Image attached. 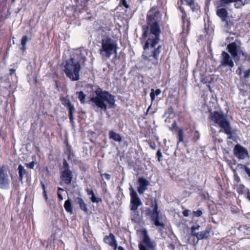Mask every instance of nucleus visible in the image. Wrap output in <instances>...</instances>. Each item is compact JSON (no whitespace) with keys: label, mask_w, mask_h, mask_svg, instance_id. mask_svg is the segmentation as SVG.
<instances>
[{"label":"nucleus","mask_w":250,"mask_h":250,"mask_svg":"<svg viewBox=\"0 0 250 250\" xmlns=\"http://www.w3.org/2000/svg\"><path fill=\"white\" fill-rule=\"evenodd\" d=\"M160 18V14L156 8H152L149 10L147 15L148 24L150 25V33H148V27L144 28V32L141 38L142 40L148 39L146 41L144 49H146L149 47H153L157 44L160 40V28L158 21Z\"/></svg>","instance_id":"1"},{"label":"nucleus","mask_w":250,"mask_h":250,"mask_svg":"<svg viewBox=\"0 0 250 250\" xmlns=\"http://www.w3.org/2000/svg\"><path fill=\"white\" fill-rule=\"evenodd\" d=\"M95 96L91 98L88 101L89 104H92L93 108H99L104 111L107 108V104L113 105L115 100L114 96L106 91H103L100 88L95 90Z\"/></svg>","instance_id":"2"},{"label":"nucleus","mask_w":250,"mask_h":250,"mask_svg":"<svg viewBox=\"0 0 250 250\" xmlns=\"http://www.w3.org/2000/svg\"><path fill=\"white\" fill-rule=\"evenodd\" d=\"M118 45L116 41L110 38L103 39L99 53L104 60L109 59L112 55H117Z\"/></svg>","instance_id":"3"},{"label":"nucleus","mask_w":250,"mask_h":250,"mask_svg":"<svg viewBox=\"0 0 250 250\" xmlns=\"http://www.w3.org/2000/svg\"><path fill=\"white\" fill-rule=\"evenodd\" d=\"M81 66L80 62H77L75 58L67 61L64 66V72L66 76L72 81H77L80 78Z\"/></svg>","instance_id":"4"},{"label":"nucleus","mask_w":250,"mask_h":250,"mask_svg":"<svg viewBox=\"0 0 250 250\" xmlns=\"http://www.w3.org/2000/svg\"><path fill=\"white\" fill-rule=\"evenodd\" d=\"M211 121L215 124L219 125L224 129V132L228 134L231 135V129L229 122L227 120L226 117L222 113L218 111H215L211 116Z\"/></svg>","instance_id":"5"},{"label":"nucleus","mask_w":250,"mask_h":250,"mask_svg":"<svg viewBox=\"0 0 250 250\" xmlns=\"http://www.w3.org/2000/svg\"><path fill=\"white\" fill-rule=\"evenodd\" d=\"M227 48L233 59H237L240 54H242L245 59L250 58V57L242 50L239 42H234L229 43L227 45Z\"/></svg>","instance_id":"6"},{"label":"nucleus","mask_w":250,"mask_h":250,"mask_svg":"<svg viewBox=\"0 0 250 250\" xmlns=\"http://www.w3.org/2000/svg\"><path fill=\"white\" fill-rule=\"evenodd\" d=\"M232 58V56L231 57L228 53L223 51L221 55L219 67H228L231 70L234 66Z\"/></svg>","instance_id":"7"},{"label":"nucleus","mask_w":250,"mask_h":250,"mask_svg":"<svg viewBox=\"0 0 250 250\" xmlns=\"http://www.w3.org/2000/svg\"><path fill=\"white\" fill-rule=\"evenodd\" d=\"M130 192V209L131 210H136L138 208L142 205V202L138 197L136 192L132 187L129 188Z\"/></svg>","instance_id":"8"},{"label":"nucleus","mask_w":250,"mask_h":250,"mask_svg":"<svg viewBox=\"0 0 250 250\" xmlns=\"http://www.w3.org/2000/svg\"><path fill=\"white\" fill-rule=\"evenodd\" d=\"M63 170L61 176L62 180L66 184L71 183L72 179L71 171L69 169V165L64 160L63 163Z\"/></svg>","instance_id":"9"},{"label":"nucleus","mask_w":250,"mask_h":250,"mask_svg":"<svg viewBox=\"0 0 250 250\" xmlns=\"http://www.w3.org/2000/svg\"><path fill=\"white\" fill-rule=\"evenodd\" d=\"M200 226L199 225H194L191 227V234L192 236H195L198 240L206 239L208 237L209 230H205L200 232H196V230H199Z\"/></svg>","instance_id":"10"},{"label":"nucleus","mask_w":250,"mask_h":250,"mask_svg":"<svg viewBox=\"0 0 250 250\" xmlns=\"http://www.w3.org/2000/svg\"><path fill=\"white\" fill-rule=\"evenodd\" d=\"M233 152L236 157L239 159H244L249 156V153L247 149L239 144L235 146Z\"/></svg>","instance_id":"11"},{"label":"nucleus","mask_w":250,"mask_h":250,"mask_svg":"<svg viewBox=\"0 0 250 250\" xmlns=\"http://www.w3.org/2000/svg\"><path fill=\"white\" fill-rule=\"evenodd\" d=\"M9 181L6 170L3 167H0V188H6L9 185Z\"/></svg>","instance_id":"12"},{"label":"nucleus","mask_w":250,"mask_h":250,"mask_svg":"<svg viewBox=\"0 0 250 250\" xmlns=\"http://www.w3.org/2000/svg\"><path fill=\"white\" fill-rule=\"evenodd\" d=\"M139 187H138V191L140 194H143L147 189V187L149 184L147 180L143 177H140L138 179Z\"/></svg>","instance_id":"13"},{"label":"nucleus","mask_w":250,"mask_h":250,"mask_svg":"<svg viewBox=\"0 0 250 250\" xmlns=\"http://www.w3.org/2000/svg\"><path fill=\"white\" fill-rule=\"evenodd\" d=\"M249 0H221L220 2L222 4V6H225L226 4L230 2H234L235 6L236 8H239L248 3Z\"/></svg>","instance_id":"14"},{"label":"nucleus","mask_w":250,"mask_h":250,"mask_svg":"<svg viewBox=\"0 0 250 250\" xmlns=\"http://www.w3.org/2000/svg\"><path fill=\"white\" fill-rule=\"evenodd\" d=\"M220 5L218 4L217 6L218 9L216 11V14L222 19V21H225L226 19L229 18L228 16V12L225 8H219V7L223 6L222 3L220 1Z\"/></svg>","instance_id":"15"},{"label":"nucleus","mask_w":250,"mask_h":250,"mask_svg":"<svg viewBox=\"0 0 250 250\" xmlns=\"http://www.w3.org/2000/svg\"><path fill=\"white\" fill-rule=\"evenodd\" d=\"M77 58L75 59L76 60L80 62V63H83L86 60V55H87V51L85 49H79L77 50L75 53Z\"/></svg>","instance_id":"16"},{"label":"nucleus","mask_w":250,"mask_h":250,"mask_svg":"<svg viewBox=\"0 0 250 250\" xmlns=\"http://www.w3.org/2000/svg\"><path fill=\"white\" fill-rule=\"evenodd\" d=\"M142 233L144 235V238L143 239V242L141 243H142L143 245L144 244H146L148 248H150L152 250L154 249V246L147 235V230L146 229H143L142 230Z\"/></svg>","instance_id":"17"},{"label":"nucleus","mask_w":250,"mask_h":250,"mask_svg":"<svg viewBox=\"0 0 250 250\" xmlns=\"http://www.w3.org/2000/svg\"><path fill=\"white\" fill-rule=\"evenodd\" d=\"M104 241L106 244L113 247L114 248V250H116L117 242L115 240V236L113 234L110 233L109 235L105 236L104 238Z\"/></svg>","instance_id":"18"},{"label":"nucleus","mask_w":250,"mask_h":250,"mask_svg":"<svg viewBox=\"0 0 250 250\" xmlns=\"http://www.w3.org/2000/svg\"><path fill=\"white\" fill-rule=\"evenodd\" d=\"M224 21L225 30L228 33H233L235 29L233 21L231 20H230L229 18L226 19V20Z\"/></svg>","instance_id":"19"},{"label":"nucleus","mask_w":250,"mask_h":250,"mask_svg":"<svg viewBox=\"0 0 250 250\" xmlns=\"http://www.w3.org/2000/svg\"><path fill=\"white\" fill-rule=\"evenodd\" d=\"M75 201L76 204L80 206V208L82 210L84 211L85 212H87L88 209L86 205L85 204L82 198L80 197L76 198Z\"/></svg>","instance_id":"20"},{"label":"nucleus","mask_w":250,"mask_h":250,"mask_svg":"<svg viewBox=\"0 0 250 250\" xmlns=\"http://www.w3.org/2000/svg\"><path fill=\"white\" fill-rule=\"evenodd\" d=\"M109 138L113 139L114 141L121 142L122 141V137L118 133L115 132L113 130H111L109 132Z\"/></svg>","instance_id":"21"},{"label":"nucleus","mask_w":250,"mask_h":250,"mask_svg":"<svg viewBox=\"0 0 250 250\" xmlns=\"http://www.w3.org/2000/svg\"><path fill=\"white\" fill-rule=\"evenodd\" d=\"M64 207L66 211L71 214H73V208L70 199H68L65 202Z\"/></svg>","instance_id":"22"},{"label":"nucleus","mask_w":250,"mask_h":250,"mask_svg":"<svg viewBox=\"0 0 250 250\" xmlns=\"http://www.w3.org/2000/svg\"><path fill=\"white\" fill-rule=\"evenodd\" d=\"M69 110V116L70 122L72 123L74 122V117H73V113L75 111V107L73 105L71 104L70 105L67 107Z\"/></svg>","instance_id":"23"},{"label":"nucleus","mask_w":250,"mask_h":250,"mask_svg":"<svg viewBox=\"0 0 250 250\" xmlns=\"http://www.w3.org/2000/svg\"><path fill=\"white\" fill-rule=\"evenodd\" d=\"M18 170L20 179L21 180H22L23 176L26 174V170L25 169L24 167L21 165L19 166Z\"/></svg>","instance_id":"24"},{"label":"nucleus","mask_w":250,"mask_h":250,"mask_svg":"<svg viewBox=\"0 0 250 250\" xmlns=\"http://www.w3.org/2000/svg\"><path fill=\"white\" fill-rule=\"evenodd\" d=\"M161 91L159 89H158L156 90L155 91H154V90L153 89H151V92L150 94V96L151 100L152 101L154 100L155 95L157 96V95H159L161 93Z\"/></svg>","instance_id":"25"},{"label":"nucleus","mask_w":250,"mask_h":250,"mask_svg":"<svg viewBox=\"0 0 250 250\" xmlns=\"http://www.w3.org/2000/svg\"><path fill=\"white\" fill-rule=\"evenodd\" d=\"M76 94L78 95V98L80 100V101H81V102L82 104L84 103L85 98V96H86L85 95L82 91L77 92L76 93Z\"/></svg>","instance_id":"26"},{"label":"nucleus","mask_w":250,"mask_h":250,"mask_svg":"<svg viewBox=\"0 0 250 250\" xmlns=\"http://www.w3.org/2000/svg\"><path fill=\"white\" fill-rule=\"evenodd\" d=\"M27 40H28V38H27V36H24L22 37V40H21V45H22V47H21V50H23V51H24L26 49V47H25V45H26V42L27 41Z\"/></svg>","instance_id":"27"},{"label":"nucleus","mask_w":250,"mask_h":250,"mask_svg":"<svg viewBox=\"0 0 250 250\" xmlns=\"http://www.w3.org/2000/svg\"><path fill=\"white\" fill-rule=\"evenodd\" d=\"M62 102L66 107L72 104L70 100L66 98H62Z\"/></svg>","instance_id":"28"},{"label":"nucleus","mask_w":250,"mask_h":250,"mask_svg":"<svg viewBox=\"0 0 250 250\" xmlns=\"http://www.w3.org/2000/svg\"><path fill=\"white\" fill-rule=\"evenodd\" d=\"M160 48L161 46L159 45L158 46L157 48L155 49L153 53V57L154 59H157L158 56L160 53Z\"/></svg>","instance_id":"29"},{"label":"nucleus","mask_w":250,"mask_h":250,"mask_svg":"<svg viewBox=\"0 0 250 250\" xmlns=\"http://www.w3.org/2000/svg\"><path fill=\"white\" fill-rule=\"evenodd\" d=\"M178 137H179V141L178 142V144L180 142H182L183 141V131L182 129H179L178 130Z\"/></svg>","instance_id":"30"},{"label":"nucleus","mask_w":250,"mask_h":250,"mask_svg":"<svg viewBox=\"0 0 250 250\" xmlns=\"http://www.w3.org/2000/svg\"><path fill=\"white\" fill-rule=\"evenodd\" d=\"M90 200L93 203H98L99 202L101 201V199L98 197L95 196V194L92 196L90 198Z\"/></svg>","instance_id":"31"},{"label":"nucleus","mask_w":250,"mask_h":250,"mask_svg":"<svg viewBox=\"0 0 250 250\" xmlns=\"http://www.w3.org/2000/svg\"><path fill=\"white\" fill-rule=\"evenodd\" d=\"M159 212H152L151 214V217L152 220H154L158 219Z\"/></svg>","instance_id":"32"},{"label":"nucleus","mask_w":250,"mask_h":250,"mask_svg":"<svg viewBox=\"0 0 250 250\" xmlns=\"http://www.w3.org/2000/svg\"><path fill=\"white\" fill-rule=\"evenodd\" d=\"M188 5H189L193 10V5H194L193 0H185Z\"/></svg>","instance_id":"33"},{"label":"nucleus","mask_w":250,"mask_h":250,"mask_svg":"<svg viewBox=\"0 0 250 250\" xmlns=\"http://www.w3.org/2000/svg\"><path fill=\"white\" fill-rule=\"evenodd\" d=\"M193 213L194 214L195 216L200 217L202 214V212L200 210H198L197 211H194L193 212Z\"/></svg>","instance_id":"34"},{"label":"nucleus","mask_w":250,"mask_h":250,"mask_svg":"<svg viewBox=\"0 0 250 250\" xmlns=\"http://www.w3.org/2000/svg\"><path fill=\"white\" fill-rule=\"evenodd\" d=\"M153 221L154 222V224L156 226H161V227H164V225L163 223H161L159 221V219H156V220H153Z\"/></svg>","instance_id":"35"},{"label":"nucleus","mask_w":250,"mask_h":250,"mask_svg":"<svg viewBox=\"0 0 250 250\" xmlns=\"http://www.w3.org/2000/svg\"><path fill=\"white\" fill-rule=\"evenodd\" d=\"M157 156H158V160L159 162L161 161V159L162 157V154L160 149H158L157 152Z\"/></svg>","instance_id":"36"},{"label":"nucleus","mask_w":250,"mask_h":250,"mask_svg":"<svg viewBox=\"0 0 250 250\" xmlns=\"http://www.w3.org/2000/svg\"><path fill=\"white\" fill-rule=\"evenodd\" d=\"M86 192H87L88 195H90L91 196L94 194V193L93 190L91 188H87Z\"/></svg>","instance_id":"37"},{"label":"nucleus","mask_w":250,"mask_h":250,"mask_svg":"<svg viewBox=\"0 0 250 250\" xmlns=\"http://www.w3.org/2000/svg\"><path fill=\"white\" fill-rule=\"evenodd\" d=\"M35 166V163L34 162H32L29 164H26V166L27 167L30 168H33Z\"/></svg>","instance_id":"38"},{"label":"nucleus","mask_w":250,"mask_h":250,"mask_svg":"<svg viewBox=\"0 0 250 250\" xmlns=\"http://www.w3.org/2000/svg\"><path fill=\"white\" fill-rule=\"evenodd\" d=\"M139 248L140 250H147L146 247L142 243H140L139 245Z\"/></svg>","instance_id":"39"},{"label":"nucleus","mask_w":250,"mask_h":250,"mask_svg":"<svg viewBox=\"0 0 250 250\" xmlns=\"http://www.w3.org/2000/svg\"><path fill=\"white\" fill-rule=\"evenodd\" d=\"M250 69L246 70L245 72H244V77L245 78H247L248 77H249V76H250Z\"/></svg>","instance_id":"40"},{"label":"nucleus","mask_w":250,"mask_h":250,"mask_svg":"<svg viewBox=\"0 0 250 250\" xmlns=\"http://www.w3.org/2000/svg\"><path fill=\"white\" fill-rule=\"evenodd\" d=\"M102 176H104L107 180H109L110 179V175L107 173L102 174Z\"/></svg>","instance_id":"41"},{"label":"nucleus","mask_w":250,"mask_h":250,"mask_svg":"<svg viewBox=\"0 0 250 250\" xmlns=\"http://www.w3.org/2000/svg\"><path fill=\"white\" fill-rule=\"evenodd\" d=\"M153 212H159L158 210V205L156 203H155L154 207L153 209Z\"/></svg>","instance_id":"42"},{"label":"nucleus","mask_w":250,"mask_h":250,"mask_svg":"<svg viewBox=\"0 0 250 250\" xmlns=\"http://www.w3.org/2000/svg\"><path fill=\"white\" fill-rule=\"evenodd\" d=\"M189 210L186 209L183 212V215L185 217H187L189 215Z\"/></svg>","instance_id":"43"},{"label":"nucleus","mask_w":250,"mask_h":250,"mask_svg":"<svg viewBox=\"0 0 250 250\" xmlns=\"http://www.w3.org/2000/svg\"><path fill=\"white\" fill-rule=\"evenodd\" d=\"M121 2L122 4L125 6L126 8L128 7V5L126 3V0H121Z\"/></svg>","instance_id":"44"},{"label":"nucleus","mask_w":250,"mask_h":250,"mask_svg":"<svg viewBox=\"0 0 250 250\" xmlns=\"http://www.w3.org/2000/svg\"><path fill=\"white\" fill-rule=\"evenodd\" d=\"M245 171L248 175L250 177V168L246 167L245 168Z\"/></svg>","instance_id":"45"},{"label":"nucleus","mask_w":250,"mask_h":250,"mask_svg":"<svg viewBox=\"0 0 250 250\" xmlns=\"http://www.w3.org/2000/svg\"><path fill=\"white\" fill-rule=\"evenodd\" d=\"M58 196L59 199H60L61 200H63V197H62V195L61 194V193H60V192H58Z\"/></svg>","instance_id":"46"},{"label":"nucleus","mask_w":250,"mask_h":250,"mask_svg":"<svg viewBox=\"0 0 250 250\" xmlns=\"http://www.w3.org/2000/svg\"><path fill=\"white\" fill-rule=\"evenodd\" d=\"M43 196H44L45 200H47L48 199V197H47V193H46L45 190H44V191H43Z\"/></svg>","instance_id":"47"},{"label":"nucleus","mask_w":250,"mask_h":250,"mask_svg":"<svg viewBox=\"0 0 250 250\" xmlns=\"http://www.w3.org/2000/svg\"><path fill=\"white\" fill-rule=\"evenodd\" d=\"M150 147L152 149H156V145L154 144V145H151L150 144Z\"/></svg>","instance_id":"48"},{"label":"nucleus","mask_w":250,"mask_h":250,"mask_svg":"<svg viewBox=\"0 0 250 250\" xmlns=\"http://www.w3.org/2000/svg\"><path fill=\"white\" fill-rule=\"evenodd\" d=\"M15 71H16V70H15V69H10V75H12V74H13L14 72H15Z\"/></svg>","instance_id":"49"},{"label":"nucleus","mask_w":250,"mask_h":250,"mask_svg":"<svg viewBox=\"0 0 250 250\" xmlns=\"http://www.w3.org/2000/svg\"><path fill=\"white\" fill-rule=\"evenodd\" d=\"M118 250H124V249H123V247H121V246H120V247H118Z\"/></svg>","instance_id":"50"},{"label":"nucleus","mask_w":250,"mask_h":250,"mask_svg":"<svg viewBox=\"0 0 250 250\" xmlns=\"http://www.w3.org/2000/svg\"><path fill=\"white\" fill-rule=\"evenodd\" d=\"M248 198L249 199V200L250 201V192H248Z\"/></svg>","instance_id":"51"},{"label":"nucleus","mask_w":250,"mask_h":250,"mask_svg":"<svg viewBox=\"0 0 250 250\" xmlns=\"http://www.w3.org/2000/svg\"><path fill=\"white\" fill-rule=\"evenodd\" d=\"M60 190L63 191V190L62 188H59L58 189V192H60Z\"/></svg>","instance_id":"52"},{"label":"nucleus","mask_w":250,"mask_h":250,"mask_svg":"<svg viewBox=\"0 0 250 250\" xmlns=\"http://www.w3.org/2000/svg\"><path fill=\"white\" fill-rule=\"evenodd\" d=\"M42 188L43 189V191H44V190H45V186L44 185H42Z\"/></svg>","instance_id":"53"}]
</instances>
